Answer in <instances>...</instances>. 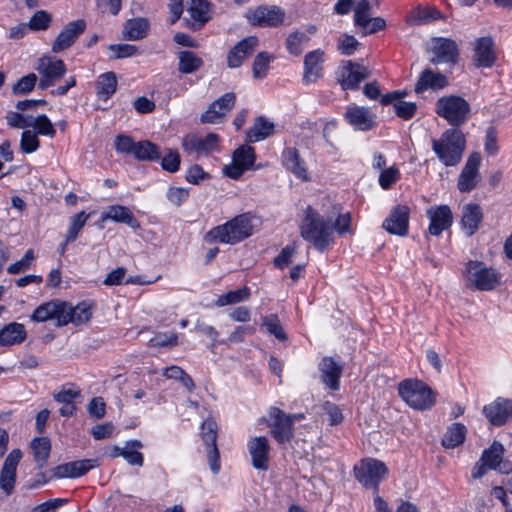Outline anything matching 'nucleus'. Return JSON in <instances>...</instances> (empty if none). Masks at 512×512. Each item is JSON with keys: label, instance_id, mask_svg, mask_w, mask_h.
Instances as JSON below:
<instances>
[{"label": "nucleus", "instance_id": "obj_24", "mask_svg": "<svg viewBox=\"0 0 512 512\" xmlns=\"http://www.w3.org/2000/svg\"><path fill=\"white\" fill-rule=\"evenodd\" d=\"M97 465L94 459H85L58 465L53 470L55 478H76L86 474Z\"/></svg>", "mask_w": 512, "mask_h": 512}, {"label": "nucleus", "instance_id": "obj_59", "mask_svg": "<svg viewBox=\"0 0 512 512\" xmlns=\"http://www.w3.org/2000/svg\"><path fill=\"white\" fill-rule=\"evenodd\" d=\"M109 50L113 53L114 59L128 58L138 54V48L131 44H112Z\"/></svg>", "mask_w": 512, "mask_h": 512}, {"label": "nucleus", "instance_id": "obj_48", "mask_svg": "<svg viewBox=\"0 0 512 512\" xmlns=\"http://www.w3.org/2000/svg\"><path fill=\"white\" fill-rule=\"evenodd\" d=\"M410 209L407 205L398 204L392 208L383 224H408Z\"/></svg>", "mask_w": 512, "mask_h": 512}, {"label": "nucleus", "instance_id": "obj_38", "mask_svg": "<svg viewBox=\"0 0 512 512\" xmlns=\"http://www.w3.org/2000/svg\"><path fill=\"white\" fill-rule=\"evenodd\" d=\"M133 156L140 161L159 160L161 157L160 148L148 140L139 141L136 142Z\"/></svg>", "mask_w": 512, "mask_h": 512}, {"label": "nucleus", "instance_id": "obj_28", "mask_svg": "<svg viewBox=\"0 0 512 512\" xmlns=\"http://www.w3.org/2000/svg\"><path fill=\"white\" fill-rule=\"evenodd\" d=\"M345 117L349 124L357 130L367 131L375 126V116L365 107H350Z\"/></svg>", "mask_w": 512, "mask_h": 512}, {"label": "nucleus", "instance_id": "obj_63", "mask_svg": "<svg viewBox=\"0 0 512 512\" xmlns=\"http://www.w3.org/2000/svg\"><path fill=\"white\" fill-rule=\"evenodd\" d=\"M259 43V40L256 36H248L246 38H244L243 40H241L240 42H238L234 48L236 49V51H239L242 53V56H246V58L248 56H250L253 51L255 50V48L257 47Z\"/></svg>", "mask_w": 512, "mask_h": 512}, {"label": "nucleus", "instance_id": "obj_51", "mask_svg": "<svg viewBox=\"0 0 512 512\" xmlns=\"http://www.w3.org/2000/svg\"><path fill=\"white\" fill-rule=\"evenodd\" d=\"M481 207L476 203H469L462 208V224H478L482 221Z\"/></svg>", "mask_w": 512, "mask_h": 512}, {"label": "nucleus", "instance_id": "obj_29", "mask_svg": "<svg viewBox=\"0 0 512 512\" xmlns=\"http://www.w3.org/2000/svg\"><path fill=\"white\" fill-rule=\"evenodd\" d=\"M315 33L316 27L314 25H309L304 30H295L286 38V49L290 54L299 56Z\"/></svg>", "mask_w": 512, "mask_h": 512}, {"label": "nucleus", "instance_id": "obj_64", "mask_svg": "<svg viewBox=\"0 0 512 512\" xmlns=\"http://www.w3.org/2000/svg\"><path fill=\"white\" fill-rule=\"evenodd\" d=\"M78 397H80V390L72 388H63L53 396L55 401L62 404H75Z\"/></svg>", "mask_w": 512, "mask_h": 512}, {"label": "nucleus", "instance_id": "obj_10", "mask_svg": "<svg viewBox=\"0 0 512 512\" xmlns=\"http://www.w3.org/2000/svg\"><path fill=\"white\" fill-rule=\"evenodd\" d=\"M268 426L271 436L280 444L289 442L294 436L289 414L277 407H271L269 410Z\"/></svg>", "mask_w": 512, "mask_h": 512}, {"label": "nucleus", "instance_id": "obj_18", "mask_svg": "<svg viewBox=\"0 0 512 512\" xmlns=\"http://www.w3.org/2000/svg\"><path fill=\"white\" fill-rule=\"evenodd\" d=\"M504 447L498 441H493L488 449H485L481 455V460L484 461L488 469L496 470L502 474H509L512 472V462L503 459Z\"/></svg>", "mask_w": 512, "mask_h": 512}, {"label": "nucleus", "instance_id": "obj_43", "mask_svg": "<svg viewBox=\"0 0 512 512\" xmlns=\"http://www.w3.org/2000/svg\"><path fill=\"white\" fill-rule=\"evenodd\" d=\"M192 19L203 25L209 20V3L206 0H191L187 10Z\"/></svg>", "mask_w": 512, "mask_h": 512}, {"label": "nucleus", "instance_id": "obj_4", "mask_svg": "<svg viewBox=\"0 0 512 512\" xmlns=\"http://www.w3.org/2000/svg\"><path fill=\"white\" fill-rule=\"evenodd\" d=\"M436 113L451 126H460L466 122L470 114V105L462 97L456 95L443 96L436 102Z\"/></svg>", "mask_w": 512, "mask_h": 512}, {"label": "nucleus", "instance_id": "obj_27", "mask_svg": "<svg viewBox=\"0 0 512 512\" xmlns=\"http://www.w3.org/2000/svg\"><path fill=\"white\" fill-rule=\"evenodd\" d=\"M446 86H448V79L444 74L431 69H425L421 72L414 91L420 94L428 89L440 90Z\"/></svg>", "mask_w": 512, "mask_h": 512}, {"label": "nucleus", "instance_id": "obj_26", "mask_svg": "<svg viewBox=\"0 0 512 512\" xmlns=\"http://www.w3.org/2000/svg\"><path fill=\"white\" fill-rule=\"evenodd\" d=\"M283 166L297 178L307 181L309 174L304 160L300 157L296 148L288 147L282 152Z\"/></svg>", "mask_w": 512, "mask_h": 512}, {"label": "nucleus", "instance_id": "obj_62", "mask_svg": "<svg viewBox=\"0 0 512 512\" xmlns=\"http://www.w3.org/2000/svg\"><path fill=\"white\" fill-rule=\"evenodd\" d=\"M416 109V104L413 102L398 101L394 104L396 115L404 120L412 118L416 112Z\"/></svg>", "mask_w": 512, "mask_h": 512}, {"label": "nucleus", "instance_id": "obj_53", "mask_svg": "<svg viewBox=\"0 0 512 512\" xmlns=\"http://www.w3.org/2000/svg\"><path fill=\"white\" fill-rule=\"evenodd\" d=\"M40 146L37 134L31 130H24L21 135L20 148L23 153L35 152Z\"/></svg>", "mask_w": 512, "mask_h": 512}, {"label": "nucleus", "instance_id": "obj_50", "mask_svg": "<svg viewBox=\"0 0 512 512\" xmlns=\"http://www.w3.org/2000/svg\"><path fill=\"white\" fill-rule=\"evenodd\" d=\"M262 325L266 328V330L270 334L274 335L278 340H281V341L286 340L287 335L284 332L283 327H282L277 315L271 314L269 316L263 317Z\"/></svg>", "mask_w": 512, "mask_h": 512}, {"label": "nucleus", "instance_id": "obj_5", "mask_svg": "<svg viewBox=\"0 0 512 512\" xmlns=\"http://www.w3.org/2000/svg\"><path fill=\"white\" fill-rule=\"evenodd\" d=\"M387 474L385 463L374 458H364L354 466V476L365 488L377 490Z\"/></svg>", "mask_w": 512, "mask_h": 512}, {"label": "nucleus", "instance_id": "obj_16", "mask_svg": "<svg viewBox=\"0 0 512 512\" xmlns=\"http://www.w3.org/2000/svg\"><path fill=\"white\" fill-rule=\"evenodd\" d=\"M497 60L494 40L490 36L478 38L474 43L473 64L477 68H491Z\"/></svg>", "mask_w": 512, "mask_h": 512}, {"label": "nucleus", "instance_id": "obj_7", "mask_svg": "<svg viewBox=\"0 0 512 512\" xmlns=\"http://www.w3.org/2000/svg\"><path fill=\"white\" fill-rule=\"evenodd\" d=\"M183 150L190 155L208 156L209 154L220 150V136L216 133H209L205 137L190 133L182 139Z\"/></svg>", "mask_w": 512, "mask_h": 512}, {"label": "nucleus", "instance_id": "obj_42", "mask_svg": "<svg viewBox=\"0 0 512 512\" xmlns=\"http://www.w3.org/2000/svg\"><path fill=\"white\" fill-rule=\"evenodd\" d=\"M117 79L113 72H107L99 76L97 80V93L104 99L109 98L116 91Z\"/></svg>", "mask_w": 512, "mask_h": 512}, {"label": "nucleus", "instance_id": "obj_34", "mask_svg": "<svg viewBox=\"0 0 512 512\" xmlns=\"http://www.w3.org/2000/svg\"><path fill=\"white\" fill-rule=\"evenodd\" d=\"M30 448L38 468H43L51 452V442L48 437L34 438L30 443Z\"/></svg>", "mask_w": 512, "mask_h": 512}, {"label": "nucleus", "instance_id": "obj_13", "mask_svg": "<svg viewBox=\"0 0 512 512\" xmlns=\"http://www.w3.org/2000/svg\"><path fill=\"white\" fill-rule=\"evenodd\" d=\"M370 76L367 67L351 60L343 61L338 72V79L344 90L356 89L361 81Z\"/></svg>", "mask_w": 512, "mask_h": 512}, {"label": "nucleus", "instance_id": "obj_12", "mask_svg": "<svg viewBox=\"0 0 512 512\" xmlns=\"http://www.w3.org/2000/svg\"><path fill=\"white\" fill-rule=\"evenodd\" d=\"M23 457L20 449H13L5 458L0 470V489L6 496L13 494L16 484L17 467Z\"/></svg>", "mask_w": 512, "mask_h": 512}, {"label": "nucleus", "instance_id": "obj_39", "mask_svg": "<svg viewBox=\"0 0 512 512\" xmlns=\"http://www.w3.org/2000/svg\"><path fill=\"white\" fill-rule=\"evenodd\" d=\"M441 17V12L434 7H428L425 9L417 8L410 16L407 17L406 21L410 25H421L440 19Z\"/></svg>", "mask_w": 512, "mask_h": 512}, {"label": "nucleus", "instance_id": "obj_31", "mask_svg": "<svg viewBox=\"0 0 512 512\" xmlns=\"http://www.w3.org/2000/svg\"><path fill=\"white\" fill-rule=\"evenodd\" d=\"M150 30V23L147 18L138 17L129 19L123 28V37L126 40L136 41L147 36Z\"/></svg>", "mask_w": 512, "mask_h": 512}, {"label": "nucleus", "instance_id": "obj_41", "mask_svg": "<svg viewBox=\"0 0 512 512\" xmlns=\"http://www.w3.org/2000/svg\"><path fill=\"white\" fill-rule=\"evenodd\" d=\"M426 214L430 224H451L453 221L452 211L447 205L431 206Z\"/></svg>", "mask_w": 512, "mask_h": 512}, {"label": "nucleus", "instance_id": "obj_52", "mask_svg": "<svg viewBox=\"0 0 512 512\" xmlns=\"http://www.w3.org/2000/svg\"><path fill=\"white\" fill-rule=\"evenodd\" d=\"M52 22V16L45 10L36 11L28 22L31 30L39 31L49 28Z\"/></svg>", "mask_w": 512, "mask_h": 512}, {"label": "nucleus", "instance_id": "obj_55", "mask_svg": "<svg viewBox=\"0 0 512 512\" xmlns=\"http://www.w3.org/2000/svg\"><path fill=\"white\" fill-rule=\"evenodd\" d=\"M201 435L207 447H213L216 445L217 423L212 419H206L202 423Z\"/></svg>", "mask_w": 512, "mask_h": 512}, {"label": "nucleus", "instance_id": "obj_17", "mask_svg": "<svg viewBox=\"0 0 512 512\" xmlns=\"http://www.w3.org/2000/svg\"><path fill=\"white\" fill-rule=\"evenodd\" d=\"M86 22L83 19L71 21L65 25L52 44L54 53L61 52L71 47L77 38L85 31Z\"/></svg>", "mask_w": 512, "mask_h": 512}, {"label": "nucleus", "instance_id": "obj_61", "mask_svg": "<svg viewBox=\"0 0 512 512\" xmlns=\"http://www.w3.org/2000/svg\"><path fill=\"white\" fill-rule=\"evenodd\" d=\"M136 142L127 135H117L115 138V149L118 153L122 154H134Z\"/></svg>", "mask_w": 512, "mask_h": 512}, {"label": "nucleus", "instance_id": "obj_20", "mask_svg": "<svg viewBox=\"0 0 512 512\" xmlns=\"http://www.w3.org/2000/svg\"><path fill=\"white\" fill-rule=\"evenodd\" d=\"M248 451L255 469L266 471L269 468L270 445L265 436L252 438L248 442Z\"/></svg>", "mask_w": 512, "mask_h": 512}, {"label": "nucleus", "instance_id": "obj_49", "mask_svg": "<svg viewBox=\"0 0 512 512\" xmlns=\"http://www.w3.org/2000/svg\"><path fill=\"white\" fill-rule=\"evenodd\" d=\"M37 82V76L34 73L27 74L21 77L12 87V93L17 96H22L30 93Z\"/></svg>", "mask_w": 512, "mask_h": 512}, {"label": "nucleus", "instance_id": "obj_9", "mask_svg": "<svg viewBox=\"0 0 512 512\" xmlns=\"http://www.w3.org/2000/svg\"><path fill=\"white\" fill-rule=\"evenodd\" d=\"M36 70L40 75L39 88L46 89L59 81L65 75L67 68L63 60L43 56L38 60Z\"/></svg>", "mask_w": 512, "mask_h": 512}, {"label": "nucleus", "instance_id": "obj_21", "mask_svg": "<svg viewBox=\"0 0 512 512\" xmlns=\"http://www.w3.org/2000/svg\"><path fill=\"white\" fill-rule=\"evenodd\" d=\"M324 52L320 49L311 51L304 58L303 82L315 83L323 76Z\"/></svg>", "mask_w": 512, "mask_h": 512}, {"label": "nucleus", "instance_id": "obj_60", "mask_svg": "<svg viewBox=\"0 0 512 512\" xmlns=\"http://www.w3.org/2000/svg\"><path fill=\"white\" fill-rule=\"evenodd\" d=\"M180 162L179 153L175 150H168L162 158L161 166L165 171L174 173L179 170Z\"/></svg>", "mask_w": 512, "mask_h": 512}, {"label": "nucleus", "instance_id": "obj_8", "mask_svg": "<svg viewBox=\"0 0 512 512\" xmlns=\"http://www.w3.org/2000/svg\"><path fill=\"white\" fill-rule=\"evenodd\" d=\"M285 17V10L276 5H260L249 9L246 13L248 22L260 27H278L284 23Z\"/></svg>", "mask_w": 512, "mask_h": 512}, {"label": "nucleus", "instance_id": "obj_36", "mask_svg": "<svg viewBox=\"0 0 512 512\" xmlns=\"http://www.w3.org/2000/svg\"><path fill=\"white\" fill-rule=\"evenodd\" d=\"M114 221L122 224H131L135 221L132 211L125 206H109L101 215V221Z\"/></svg>", "mask_w": 512, "mask_h": 512}, {"label": "nucleus", "instance_id": "obj_57", "mask_svg": "<svg viewBox=\"0 0 512 512\" xmlns=\"http://www.w3.org/2000/svg\"><path fill=\"white\" fill-rule=\"evenodd\" d=\"M297 251L296 243L284 247L280 254L273 260L274 266L283 269L292 263V257Z\"/></svg>", "mask_w": 512, "mask_h": 512}, {"label": "nucleus", "instance_id": "obj_15", "mask_svg": "<svg viewBox=\"0 0 512 512\" xmlns=\"http://www.w3.org/2000/svg\"><path fill=\"white\" fill-rule=\"evenodd\" d=\"M481 154L473 152L469 155L457 181V187L461 192H470L478 184Z\"/></svg>", "mask_w": 512, "mask_h": 512}, {"label": "nucleus", "instance_id": "obj_37", "mask_svg": "<svg viewBox=\"0 0 512 512\" xmlns=\"http://www.w3.org/2000/svg\"><path fill=\"white\" fill-rule=\"evenodd\" d=\"M465 438L466 427L461 423H453L447 428L441 442L445 448H455L461 445Z\"/></svg>", "mask_w": 512, "mask_h": 512}, {"label": "nucleus", "instance_id": "obj_25", "mask_svg": "<svg viewBox=\"0 0 512 512\" xmlns=\"http://www.w3.org/2000/svg\"><path fill=\"white\" fill-rule=\"evenodd\" d=\"M319 370L322 382L331 390H338L339 379L343 371L342 366L334 358L326 356L321 360Z\"/></svg>", "mask_w": 512, "mask_h": 512}, {"label": "nucleus", "instance_id": "obj_3", "mask_svg": "<svg viewBox=\"0 0 512 512\" xmlns=\"http://www.w3.org/2000/svg\"><path fill=\"white\" fill-rule=\"evenodd\" d=\"M401 398L416 410L430 409L435 403L432 389L419 380H404L399 384Z\"/></svg>", "mask_w": 512, "mask_h": 512}, {"label": "nucleus", "instance_id": "obj_1", "mask_svg": "<svg viewBox=\"0 0 512 512\" xmlns=\"http://www.w3.org/2000/svg\"><path fill=\"white\" fill-rule=\"evenodd\" d=\"M465 145L464 134L454 128L447 129L439 139L432 140V149L445 166H456L460 163Z\"/></svg>", "mask_w": 512, "mask_h": 512}, {"label": "nucleus", "instance_id": "obj_45", "mask_svg": "<svg viewBox=\"0 0 512 512\" xmlns=\"http://www.w3.org/2000/svg\"><path fill=\"white\" fill-rule=\"evenodd\" d=\"M30 127L34 128L37 135L53 138L56 134V130L52 122L45 114L38 115L35 118L33 117Z\"/></svg>", "mask_w": 512, "mask_h": 512}, {"label": "nucleus", "instance_id": "obj_22", "mask_svg": "<svg viewBox=\"0 0 512 512\" xmlns=\"http://www.w3.org/2000/svg\"><path fill=\"white\" fill-rule=\"evenodd\" d=\"M61 323L64 325L72 323L74 325H82L88 322L92 316L91 306L82 302L73 307L71 304L63 301Z\"/></svg>", "mask_w": 512, "mask_h": 512}, {"label": "nucleus", "instance_id": "obj_47", "mask_svg": "<svg viewBox=\"0 0 512 512\" xmlns=\"http://www.w3.org/2000/svg\"><path fill=\"white\" fill-rule=\"evenodd\" d=\"M232 159L248 170L255 162L254 148L245 145L240 146L234 151Z\"/></svg>", "mask_w": 512, "mask_h": 512}, {"label": "nucleus", "instance_id": "obj_14", "mask_svg": "<svg viewBox=\"0 0 512 512\" xmlns=\"http://www.w3.org/2000/svg\"><path fill=\"white\" fill-rule=\"evenodd\" d=\"M235 102L236 96L233 92L222 95L202 113L201 122L209 124L221 123L227 113L234 107Z\"/></svg>", "mask_w": 512, "mask_h": 512}, {"label": "nucleus", "instance_id": "obj_46", "mask_svg": "<svg viewBox=\"0 0 512 512\" xmlns=\"http://www.w3.org/2000/svg\"><path fill=\"white\" fill-rule=\"evenodd\" d=\"M273 59V56L268 54L267 52H260L255 56L252 65L253 76L256 79H263L269 70L270 61Z\"/></svg>", "mask_w": 512, "mask_h": 512}, {"label": "nucleus", "instance_id": "obj_23", "mask_svg": "<svg viewBox=\"0 0 512 512\" xmlns=\"http://www.w3.org/2000/svg\"><path fill=\"white\" fill-rule=\"evenodd\" d=\"M434 56L431 59L433 64L455 63L458 58V47L455 41L448 38H438L433 45Z\"/></svg>", "mask_w": 512, "mask_h": 512}, {"label": "nucleus", "instance_id": "obj_33", "mask_svg": "<svg viewBox=\"0 0 512 512\" xmlns=\"http://www.w3.org/2000/svg\"><path fill=\"white\" fill-rule=\"evenodd\" d=\"M177 57L178 71L181 74H192L204 65L202 58L190 50L179 51Z\"/></svg>", "mask_w": 512, "mask_h": 512}, {"label": "nucleus", "instance_id": "obj_54", "mask_svg": "<svg viewBox=\"0 0 512 512\" xmlns=\"http://www.w3.org/2000/svg\"><path fill=\"white\" fill-rule=\"evenodd\" d=\"M400 179V171L396 166H390L383 169L379 175V185L381 188L390 189Z\"/></svg>", "mask_w": 512, "mask_h": 512}, {"label": "nucleus", "instance_id": "obj_44", "mask_svg": "<svg viewBox=\"0 0 512 512\" xmlns=\"http://www.w3.org/2000/svg\"><path fill=\"white\" fill-rule=\"evenodd\" d=\"M139 448H142V443L139 440L128 441L124 450H121V456L131 465L142 466L144 460L143 455L136 451V449Z\"/></svg>", "mask_w": 512, "mask_h": 512}, {"label": "nucleus", "instance_id": "obj_32", "mask_svg": "<svg viewBox=\"0 0 512 512\" xmlns=\"http://www.w3.org/2000/svg\"><path fill=\"white\" fill-rule=\"evenodd\" d=\"M26 338L23 324L12 322L0 329V345L11 346L22 343Z\"/></svg>", "mask_w": 512, "mask_h": 512}, {"label": "nucleus", "instance_id": "obj_56", "mask_svg": "<svg viewBox=\"0 0 512 512\" xmlns=\"http://www.w3.org/2000/svg\"><path fill=\"white\" fill-rule=\"evenodd\" d=\"M178 343V336L177 333L171 332V333H156L154 337H152L149 340V346L156 348V347H167V346H175Z\"/></svg>", "mask_w": 512, "mask_h": 512}, {"label": "nucleus", "instance_id": "obj_6", "mask_svg": "<svg viewBox=\"0 0 512 512\" xmlns=\"http://www.w3.org/2000/svg\"><path fill=\"white\" fill-rule=\"evenodd\" d=\"M344 235L351 232V226H301L300 234L318 251H323L333 241V234Z\"/></svg>", "mask_w": 512, "mask_h": 512}, {"label": "nucleus", "instance_id": "obj_19", "mask_svg": "<svg viewBox=\"0 0 512 512\" xmlns=\"http://www.w3.org/2000/svg\"><path fill=\"white\" fill-rule=\"evenodd\" d=\"M483 413L492 425H504L512 418V401L505 398H497L484 406Z\"/></svg>", "mask_w": 512, "mask_h": 512}, {"label": "nucleus", "instance_id": "obj_11", "mask_svg": "<svg viewBox=\"0 0 512 512\" xmlns=\"http://www.w3.org/2000/svg\"><path fill=\"white\" fill-rule=\"evenodd\" d=\"M252 226H214L206 235L208 243L221 242L235 244L252 235Z\"/></svg>", "mask_w": 512, "mask_h": 512}, {"label": "nucleus", "instance_id": "obj_30", "mask_svg": "<svg viewBox=\"0 0 512 512\" xmlns=\"http://www.w3.org/2000/svg\"><path fill=\"white\" fill-rule=\"evenodd\" d=\"M63 310V301H49L39 305L31 315V320L35 322H45L50 319L57 320V326H63L61 317Z\"/></svg>", "mask_w": 512, "mask_h": 512}, {"label": "nucleus", "instance_id": "obj_40", "mask_svg": "<svg viewBox=\"0 0 512 512\" xmlns=\"http://www.w3.org/2000/svg\"><path fill=\"white\" fill-rule=\"evenodd\" d=\"M250 295V289L247 286H243L239 289L232 290L226 294L220 295L215 301V305L218 307H224L227 305L237 304L248 300Z\"/></svg>", "mask_w": 512, "mask_h": 512}, {"label": "nucleus", "instance_id": "obj_2", "mask_svg": "<svg viewBox=\"0 0 512 512\" xmlns=\"http://www.w3.org/2000/svg\"><path fill=\"white\" fill-rule=\"evenodd\" d=\"M463 275L468 286L480 291H491L501 283V274L481 261H468Z\"/></svg>", "mask_w": 512, "mask_h": 512}, {"label": "nucleus", "instance_id": "obj_58", "mask_svg": "<svg viewBox=\"0 0 512 512\" xmlns=\"http://www.w3.org/2000/svg\"><path fill=\"white\" fill-rule=\"evenodd\" d=\"M6 120L7 124L12 128L25 129L30 127L33 117L10 111L7 113Z\"/></svg>", "mask_w": 512, "mask_h": 512}, {"label": "nucleus", "instance_id": "obj_35", "mask_svg": "<svg viewBox=\"0 0 512 512\" xmlns=\"http://www.w3.org/2000/svg\"><path fill=\"white\" fill-rule=\"evenodd\" d=\"M274 133V124L264 117H257L254 125L247 131V139L250 142H258Z\"/></svg>", "mask_w": 512, "mask_h": 512}]
</instances>
